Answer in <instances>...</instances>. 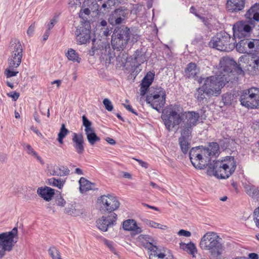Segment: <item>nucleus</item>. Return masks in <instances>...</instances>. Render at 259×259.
I'll list each match as a JSON object with an SVG mask.
<instances>
[{
  "label": "nucleus",
  "mask_w": 259,
  "mask_h": 259,
  "mask_svg": "<svg viewBox=\"0 0 259 259\" xmlns=\"http://www.w3.org/2000/svg\"><path fill=\"white\" fill-rule=\"evenodd\" d=\"M205 148L196 147L192 148L189 152V157L191 163L194 167L199 169H203L207 166L211 169L212 168L213 175L218 178L225 179L227 163L223 161H217L214 165L211 166V157L207 154Z\"/></svg>",
  "instance_id": "nucleus-1"
},
{
  "label": "nucleus",
  "mask_w": 259,
  "mask_h": 259,
  "mask_svg": "<svg viewBox=\"0 0 259 259\" xmlns=\"http://www.w3.org/2000/svg\"><path fill=\"white\" fill-rule=\"evenodd\" d=\"M200 247L208 250L210 259H225L226 247L222 238L218 233L208 232L201 238Z\"/></svg>",
  "instance_id": "nucleus-2"
},
{
  "label": "nucleus",
  "mask_w": 259,
  "mask_h": 259,
  "mask_svg": "<svg viewBox=\"0 0 259 259\" xmlns=\"http://www.w3.org/2000/svg\"><path fill=\"white\" fill-rule=\"evenodd\" d=\"M183 108L178 105H170L161 116L166 128L170 132L183 121Z\"/></svg>",
  "instance_id": "nucleus-3"
},
{
  "label": "nucleus",
  "mask_w": 259,
  "mask_h": 259,
  "mask_svg": "<svg viewBox=\"0 0 259 259\" xmlns=\"http://www.w3.org/2000/svg\"><path fill=\"white\" fill-rule=\"evenodd\" d=\"M165 99V90L160 87H156L149 89L146 101L153 108L158 111L164 106Z\"/></svg>",
  "instance_id": "nucleus-4"
},
{
  "label": "nucleus",
  "mask_w": 259,
  "mask_h": 259,
  "mask_svg": "<svg viewBox=\"0 0 259 259\" xmlns=\"http://www.w3.org/2000/svg\"><path fill=\"white\" fill-rule=\"evenodd\" d=\"M18 241V229L14 227L11 231L0 234V259L6 255L7 251L13 249Z\"/></svg>",
  "instance_id": "nucleus-5"
},
{
  "label": "nucleus",
  "mask_w": 259,
  "mask_h": 259,
  "mask_svg": "<svg viewBox=\"0 0 259 259\" xmlns=\"http://www.w3.org/2000/svg\"><path fill=\"white\" fill-rule=\"evenodd\" d=\"M130 30L127 27L121 26L115 28L112 35L111 45L114 49L123 50L130 37Z\"/></svg>",
  "instance_id": "nucleus-6"
},
{
  "label": "nucleus",
  "mask_w": 259,
  "mask_h": 259,
  "mask_svg": "<svg viewBox=\"0 0 259 259\" xmlns=\"http://www.w3.org/2000/svg\"><path fill=\"white\" fill-rule=\"evenodd\" d=\"M240 101L242 105L248 108L259 107V89L250 88L241 96Z\"/></svg>",
  "instance_id": "nucleus-7"
},
{
  "label": "nucleus",
  "mask_w": 259,
  "mask_h": 259,
  "mask_svg": "<svg viewBox=\"0 0 259 259\" xmlns=\"http://www.w3.org/2000/svg\"><path fill=\"white\" fill-rule=\"evenodd\" d=\"M202 85L206 90V96L211 97L220 95L225 84L223 81L219 80L216 76H211L205 79Z\"/></svg>",
  "instance_id": "nucleus-8"
},
{
  "label": "nucleus",
  "mask_w": 259,
  "mask_h": 259,
  "mask_svg": "<svg viewBox=\"0 0 259 259\" xmlns=\"http://www.w3.org/2000/svg\"><path fill=\"white\" fill-rule=\"evenodd\" d=\"M101 209L105 212H111L116 210L120 205L117 198L113 195H102L98 199Z\"/></svg>",
  "instance_id": "nucleus-9"
},
{
  "label": "nucleus",
  "mask_w": 259,
  "mask_h": 259,
  "mask_svg": "<svg viewBox=\"0 0 259 259\" xmlns=\"http://www.w3.org/2000/svg\"><path fill=\"white\" fill-rule=\"evenodd\" d=\"M242 68L233 59H228V83L237 82L239 75L243 76Z\"/></svg>",
  "instance_id": "nucleus-10"
},
{
  "label": "nucleus",
  "mask_w": 259,
  "mask_h": 259,
  "mask_svg": "<svg viewBox=\"0 0 259 259\" xmlns=\"http://www.w3.org/2000/svg\"><path fill=\"white\" fill-rule=\"evenodd\" d=\"M200 118L199 113L195 111H186L183 113V120L185 125L182 131L192 133L193 128L195 126Z\"/></svg>",
  "instance_id": "nucleus-11"
},
{
  "label": "nucleus",
  "mask_w": 259,
  "mask_h": 259,
  "mask_svg": "<svg viewBox=\"0 0 259 259\" xmlns=\"http://www.w3.org/2000/svg\"><path fill=\"white\" fill-rule=\"evenodd\" d=\"M91 27L90 25H82L75 31L76 39L78 44L82 45L89 42L91 39Z\"/></svg>",
  "instance_id": "nucleus-12"
},
{
  "label": "nucleus",
  "mask_w": 259,
  "mask_h": 259,
  "mask_svg": "<svg viewBox=\"0 0 259 259\" xmlns=\"http://www.w3.org/2000/svg\"><path fill=\"white\" fill-rule=\"evenodd\" d=\"M128 14V10L123 7L116 9L109 18V22L112 25H117L122 23Z\"/></svg>",
  "instance_id": "nucleus-13"
},
{
  "label": "nucleus",
  "mask_w": 259,
  "mask_h": 259,
  "mask_svg": "<svg viewBox=\"0 0 259 259\" xmlns=\"http://www.w3.org/2000/svg\"><path fill=\"white\" fill-rule=\"evenodd\" d=\"M137 241L139 245L148 249L149 254L158 248L155 245V242L154 239L148 235L141 234L139 235L137 239Z\"/></svg>",
  "instance_id": "nucleus-14"
},
{
  "label": "nucleus",
  "mask_w": 259,
  "mask_h": 259,
  "mask_svg": "<svg viewBox=\"0 0 259 259\" xmlns=\"http://www.w3.org/2000/svg\"><path fill=\"white\" fill-rule=\"evenodd\" d=\"M117 214L112 213L107 217L103 216L97 221V226L101 231L106 232L109 227L113 226L117 220Z\"/></svg>",
  "instance_id": "nucleus-15"
},
{
  "label": "nucleus",
  "mask_w": 259,
  "mask_h": 259,
  "mask_svg": "<svg viewBox=\"0 0 259 259\" xmlns=\"http://www.w3.org/2000/svg\"><path fill=\"white\" fill-rule=\"evenodd\" d=\"M234 35L239 38H242L248 35L252 30L251 27L243 22L235 23L233 27Z\"/></svg>",
  "instance_id": "nucleus-16"
},
{
  "label": "nucleus",
  "mask_w": 259,
  "mask_h": 259,
  "mask_svg": "<svg viewBox=\"0 0 259 259\" xmlns=\"http://www.w3.org/2000/svg\"><path fill=\"white\" fill-rule=\"evenodd\" d=\"M227 37L221 33H218L216 36L212 37L209 42L210 47L221 51H226L227 49Z\"/></svg>",
  "instance_id": "nucleus-17"
},
{
  "label": "nucleus",
  "mask_w": 259,
  "mask_h": 259,
  "mask_svg": "<svg viewBox=\"0 0 259 259\" xmlns=\"http://www.w3.org/2000/svg\"><path fill=\"white\" fill-rule=\"evenodd\" d=\"M134 56V65L132 67V73L137 74L142 70L140 66L146 61V55L142 49H140L136 50Z\"/></svg>",
  "instance_id": "nucleus-18"
},
{
  "label": "nucleus",
  "mask_w": 259,
  "mask_h": 259,
  "mask_svg": "<svg viewBox=\"0 0 259 259\" xmlns=\"http://www.w3.org/2000/svg\"><path fill=\"white\" fill-rule=\"evenodd\" d=\"M191 133L187 131H182L181 136L179 139V142L182 151L186 154L190 149V141L191 140Z\"/></svg>",
  "instance_id": "nucleus-19"
},
{
  "label": "nucleus",
  "mask_w": 259,
  "mask_h": 259,
  "mask_svg": "<svg viewBox=\"0 0 259 259\" xmlns=\"http://www.w3.org/2000/svg\"><path fill=\"white\" fill-rule=\"evenodd\" d=\"M154 76V72L149 71L143 78L140 84V94L141 96L146 94L148 88L153 81Z\"/></svg>",
  "instance_id": "nucleus-20"
},
{
  "label": "nucleus",
  "mask_w": 259,
  "mask_h": 259,
  "mask_svg": "<svg viewBox=\"0 0 259 259\" xmlns=\"http://www.w3.org/2000/svg\"><path fill=\"white\" fill-rule=\"evenodd\" d=\"M72 142L76 152L81 154L84 151L83 136L81 133H72Z\"/></svg>",
  "instance_id": "nucleus-21"
},
{
  "label": "nucleus",
  "mask_w": 259,
  "mask_h": 259,
  "mask_svg": "<svg viewBox=\"0 0 259 259\" xmlns=\"http://www.w3.org/2000/svg\"><path fill=\"white\" fill-rule=\"evenodd\" d=\"M254 47V39L245 38L241 39L236 45V50L240 53L248 54L249 49Z\"/></svg>",
  "instance_id": "nucleus-22"
},
{
  "label": "nucleus",
  "mask_w": 259,
  "mask_h": 259,
  "mask_svg": "<svg viewBox=\"0 0 259 259\" xmlns=\"http://www.w3.org/2000/svg\"><path fill=\"white\" fill-rule=\"evenodd\" d=\"M245 17L249 20L250 24L253 22H259V4L255 3L246 12Z\"/></svg>",
  "instance_id": "nucleus-23"
},
{
  "label": "nucleus",
  "mask_w": 259,
  "mask_h": 259,
  "mask_svg": "<svg viewBox=\"0 0 259 259\" xmlns=\"http://www.w3.org/2000/svg\"><path fill=\"white\" fill-rule=\"evenodd\" d=\"M246 0H228V11L237 13L244 9Z\"/></svg>",
  "instance_id": "nucleus-24"
},
{
  "label": "nucleus",
  "mask_w": 259,
  "mask_h": 259,
  "mask_svg": "<svg viewBox=\"0 0 259 259\" xmlns=\"http://www.w3.org/2000/svg\"><path fill=\"white\" fill-rule=\"evenodd\" d=\"M38 195L46 201H50L55 194V191L53 189L47 187H40L37 190Z\"/></svg>",
  "instance_id": "nucleus-25"
},
{
  "label": "nucleus",
  "mask_w": 259,
  "mask_h": 259,
  "mask_svg": "<svg viewBox=\"0 0 259 259\" xmlns=\"http://www.w3.org/2000/svg\"><path fill=\"white\" fill-rule=\"evenodd\" d=\"M246 193L252 198L259 200V189L257 187L250 184L244 183L243 184Z\"/></svg>",
  "instance_id": "nucleus-26"
},
{
  "label": "nucleus",
  "mask_w": 259,
  "mask_h": 259,
  "mask_svg": "<svg viewBox=\"0 0 259 259\" xmlns=\"http://www.w3.org/2000/svg\"><path fill=\"white\" fill-rule=\"evenodd\" d=\"M122 227L126 231H133L137 234L141 233L142 232V229L138 227L135 220L128 219L124 221L122 224Z\"/></svg>",
  "instance_id": "nucleus-27"
},
{
  "label": "nucleus",
  "mask_w": 259,
  "mask_h": 259,
  "mask_svg": "<svg viewBox=\"0 0 259 259\" xmlns=\"http://www.w3.org/2000/svg\"><path fill=\"white\" fill-rule=\"evenodd\" d=\"M9 49L11 54L23 55V48L20 41L17 39H13L10 42Z\"/></svg>",
  "instance_id": "nucleus-28"
},
{
  "label": "nucleus",
  "mask_w": 259,
  "mask_h": 259,
  "mask_svg": "<svg viewBox=\"0 0 259 259\" xmlns=\"http://www.w3.org/2000/svg\"><path fill=\"white\" fill-rule=\"evenodd\" d=\"M180 248L181 249L191 255L193 257H195V254L197 252V249L195 244L192 242H190L188 243L181 242L180 243Z\"/></svg>",
  "instance_id": "nucleus-29"
},
{
  "label": "nucleus",
  "mask_w": 259,
  "mask_h": 259,
  "mask_svg": "<svg viewBox=\"0 0 259 259\" xmlns=\"http://www.w3.org/2000/svg\"><path fill=\"white\" fill-rule=\"evenodd\" d=\"M79 190L81 193L86 192L89 190L94 189L95 184L90 182L83 177H81L79 181Z\"/></svg>",
  "instance_id": "nucleus-30"
},
{
  "label": "nucleus",
  "mask_w": 259,
  "mask_h": 259,
  "mask_svg": "<svg viewBox=\"0 0 259 259\" xmlns=\"http://www.w3.org/2000/svg\"><path fill=\"white\" fill-rule=\"evenodd\" d=\"M70 170L68 167L64 165H55L52 170L53 176L64 177L69 174Z\"/></svg>",
  "instance_id": "nucleus-31"
},
{
  "label": "nucleus",
  "mask_w": 259,
  "mask_h": 259,
  "mask_svg": "<svg viewBox=\"0 0 259 259\" xmlns=\"http://www.w3.org/2000/svg\"><path fill=\"white\" fill-rule=\"evenodd\" d=\"M23 55L11 54L8 59V62L10 68L18 67L21 62Z\"/></svg>",
  "instance_id": "nucleus-32"
},
{
  "label": "nucleus",
  "mask_w": 259,
  "mask_h": 259,
  "mask_svg": "<svg viewBox=\"0 0 259 259\" xmlns=\"http://www.w3.org/2000/svg\"><path fill=\"white\" fill-rule=\"evenodd\" d=\"M205 150L207 151V155L211 157H216L219 155L220 151V147L219 144L216 142L210 143L207 148H205Z\"/></svg>",
  "instance_id": "nucleus-33"
},
{
  "label": "nucleus",
  "mask_w": 259,
  "mask_h": 259,
  "mask_svg": "<svg viewBox=\"0 0 259 259\" xmlns=\"http://www.w3.org/2000/svg\"><path fill=\"white\" fill-rule=\"evenodd\" d=\"M23 147L26 152L29 155L35 157L41 164H44V162L40 156H39L37 153L34 150L32 146L28 144H23Z\"/></svg>",
  "instance_id": "nucleus-34"
},
{
  "label": "nucleus",
  "mask_w": 259,
  "mask_h": 259,
  "mask_svg": "<svg viewBox=\"0 0 259 259\" xmlns=\"http://www.w3.org/2000/svg\"><path fill=\"white\" fill-rule=\"evenodd\" d=\"M149 259H174L172 255H167L158 248L149 254Z\"/></svg>",
  "instance_id": "nucleus-35"
},
{
  "label": "nucleus",
  "mask_w": 259,
  "mask_h": 259,
  "mask_svg": "<svg viewBox=\"0 0 259 259\" xmlns=\"http://www.w3.org/2000/svg\"><path fill=\"white\" fill-rule=\"evenodd\" d=\"M197 66L195 63L191 62L187 65L185 69V73L188 78H194L198 73L197 71Z\"/></svg>",
  "instance_id": "nucleus-36"
},
{
  "label": "nucleus",
  "mask_w": 259,
  "mask_h": 259,
  "mask_svg": "<svg viewBox=\"0 0 259 259\" xmlns=\"http://www.w3.org/2000/svg\"><path fill=\"white\" fill-rule=\"evenodd\" d=\"M66 56L69 61L79 63L81 59L78 54L73 49H69L66 53Z\"/></svg>",
  "instance_id": "nucleus-37"
},
{
  "label": "nucleus",
  "mask_w": 259,
  "mask_h": 259,
  "mask_svg": "<svg viewBox=\"0 0 259 259\" xmlns=\"http://www.w3.org/2000/svg\"><path fill=\"white\" fill-rule=\"evenodd\" d=\"M250 67L248 70L251 74L254 75L259 74V57L254 58Z\"/></svg>",
  "instance_id": "nucleus-38"
},
{
  "label": "nucleus",
  "mask_w": 259,
  "mask_h": 259,
  "mask_svg": "<svg viewBox=\"0 0 259 259\" xmlns=\"http://www.w3.org/2000/svg\"><path fill=\"white\" fill-rule=\"evenodd\" d=\"M85 134L87 138L91 145H94L96 142L100 141V138L96 134L94 129L85 133Z\"/></svg>",
  "instance_id": "nucleus-39"
},
{
  "label": "nucleus",
  "mask_w": 259,
  "mask_h": 259,
  "mask_svg": "<svg viewBox=\"0 0 259 259\" xmlns=\"http://www.w3.org/2000/svg\"><path fill=\"white\" fill-rule=\"evenodd\" d=\"M69 131L65 127V125L62 124L60 130V132L58 135V141L61 144L63 143L64 138L68 135Z\"/></svg>",
  "instance_id": "nucleus-40"
},
{
  "label": "nucleus",
  "mask_w": 259,
  "mask_h": 259,
  "mask_svg": "<svg viewBox=\"0 0 259 259\" xmlns=\"http://www.w3.org/2000/svg\"><path fill=\"white\" fill-rule=\"evenodd\" d=\"M48 252L52 259H63L59 249L54 246H51L48 250Z\"/></svg>",
  "instance_id": "nucleus-41"
},
{
  "label": "nucleus",
  "mask_w": 259,
  "mask_h": 259,
  "mask_svg": "<svg viewBox=\"0 0 259 259\" xmlns=\"http://www.w3.org/2000/svg\"><path fill=\"white\" fill-rule=\"evenodd\" d=\"M206 92L203 85L197 89L196 93L195 94V98L200 102L206 99Z\"/></svg>",
  "instance_id": "nucleus-42"
},
{
  "label": "nucleus",
  "mask_w": 259,
  "mask_h": 259,
  "mask_svg": "<svg viewBox=\"0 0 259 259\" xmlns=\"http://www.w3.org/2000/svg\"><path fill=\"white\" fill-rule=\"evenodd\" d=\"M236 162L233 156H228V169L230 168L229 173L231 175L235 170L236 168Z\"/></svg>",
  "instance_id": "nucleus-43"
},
{
  "label": "nucleus",
  "mask_w": 259,
  "mask_h": 259,
  "mask_svg": "<svg viewBox=\"0 0 259 259\" xmlns=\"http://www.w3.org/2000/svg\"><path fill=\"white\" fill-rule=\"evenodd\" d=\"M146 224L148 226L153 228H158L161 230H166L168 228L167 226L156 223L152 220H147Z\"/></svg>",
  "instance_id": "nucleus-44"
},
{
  "label": "nucleus",
  "mask_w": 259,
  "mask_h": 259,
  "mask_svg": "<svg viewBox=\"0 0 259 259\" xmlns=\"http://www.w3.org/2000/svg\"><path fill=\"white\" fill-rule=\"evenodd\" d=\"M49 183L50 185L56 187L59 189H61L64 185L63 182L61 181L60 179H57L54 178L49 179Z\"/></svg>",
  "instance_id": "nucleus-45"
},
{
  "label": "nucleus",
  "mask_w": 259,
  "mask_h": 259,
  "mask_svg": "<svg viewBox=\"0 0 259 259\" xmlns=\"http://www.w3.org/2000/svg\"><path fill=\"white\" fill-rule=\"evenodd\" d=\"M64 212L68 215L76 216L78 214L73 204H69L65 208Z\"/></svg>",
  "instance_id": "nucleus-46"
},
{
  "label": "nucleus",
  "mask_w": 259,
  "mask_h": 259,
  "mask_svg": "<svg viewBox=\"0 0 259 259\" xmlns=\"http://www.w3.org/2000/svg\"><path fill=\"white\" fill-rule=\"evenodd\" d=\"M15 68H10V65L8 67L5 69L4 74L7 78H10L13 76H15L18 73V71L14 70Z\"/></svg>",
  "instance_id": "nucleus-47"
},
{
  "label": "nucleus",
  "mask_w": 259,
  "mask_h": 259,
  "mask_svg": "<svg viewBox=\"0 0 259 259\" xmlns=\"http://www.w3.org/2000/svg\"><path fill=\"white\" fill-rule=\"evenodd\" d=\"M82 122L83 125L85 127V133H87L90 131H91L93 129L91 127V122L87 118L85 115L82 116Z\"/></svg>",
  "instance_id": "nucleus-48"
},
{
  "label": "nucleus",
  "mask_w": 259,
  "mask_h": 259,
  "mask_svg": "<svg viewBox=\"0 0 259 259\" xmlns=\"http://www.w3.org/2000/svg\"><path fill=\"white\" fill-rule=\"evenodd\" d=\"M220 72L223 74V71H227V58L225 57H223L220 62Z\"/></svg>",
  "instance_id": "nucleus-49"
},
{
  "label": "nucleus",
  "mask_w": 259,
  "mask_h": 259,
  "mask_svg": "<svg viewBox=\"0 0 259 259\" xmlns=\"http://www.w3.org/2000/svg\"><path fill=\"white\" fill-rule=\"evenodd\" d=\"M103 103L107 110L108 111H112L113 107L111 102L108 99H104Z\"/></svg>",
  "instance_id": "nucleus-50"
},
{
  "label": "nucleus",
  "mask_w": 259,
  "mask_h": 259,
  "mask_svg": "<svg viewBox=\"0 0 259 259\" xmlns=\"http://www.w3.org/2000/svg\"><path fill=\"white\" fill-rule=\"evenodd\" d=\"M104 243L109 248V249L115 253V249L113 246V243L112 241L107 240L106 238H103V239Z\"/></svg>",
  "instance_id": "nucleus-51"
},
{
  "label": "nucleus",
  "mask_w": 259,
  "mask_h": 259,
  "mask_svg": "<svg viewBox=\"0 0 259 259\" xmlns=\"http://www.w3.org/2000/svg\"><path fill=\"white\" fill-rule=\"evenodd\" d=\"M253 215L256 226L259 228V206L254 210Z\"/></svg>",
  "instance_id": "nucleus-52"
},
{
  "label": "nucleus",
  "mask_w": 259,
  "mask_h": 259,
  "mask_svg": "<svg viewBox=\"0 0 259 259\" xmlns=\"http://www.w3.org/2000/svg\"><path fill=\"white\" fill-rule=\"evenodd\" d=\"M7 95L11 97L14 101H16L19 97L20 94L16 92H12L7 94Z\"/></svg>",
  "instance_id": "nucleus-53"
},
{
  "label": "nucleus",
  "mask_w": 259,
  "mask_h": 259,
  "mask_svg": "<svg viewBox=\"0 0 259 259\" xmlns=\"http://www.w3.org/2000/svg\"><path fill=\"white\" fill-rule=\"evenodd\" d=\"M35 27V26L34 22L29 27L27 31V34L28 35L31 36L33 34Z\"/></svg>",
  "instance_id": "nucleus-54"
},
{
  "label": "nucleus",
  "mask_w": 259,
  "mask_h": 259,
  "mask_svg": "<svg viewBox=\"0 0 259 259\" xmlns=\"http://www.w3.org/2000/svg\"><path fill=\"white\" fill-rule=\"evenodd\" d=\"M178 234L179 236H183L185 237H190L191 235V233L190 232L183 229L180 230L178 232Z\"/></svg>",
  "instance_id": "nucleus-55"
},
{
  "label": "nucleus",
  "mask_w": 259,
  "mask_h": 259,
  "mask_svg": "<svg viewBox=\"0 0 259 259\" xmlns=\"http://www.w3.org/2000/svg\"><path fill=\"white\" fill-rule=\"evenodd\" d=\"M100 34L103 36H108L110 34V30L108 27L102 28Z\"/></svg>",
  "instance_id": "nucleus-56"
},
{
  "label": "nucleus",
  "mask_w": 259,
  "mask_h": 259,
  "mask_svg": "<svg viewBox=\"0 0 259 259\" xmlns=\"http://www.w3.org/2000/svg\"><path fill=\"white\" fill-rule=\"evenodd\" d=\"M231 186L233 188V192L237 194L239 192V189L238 188L237 184L236 182H233L231 183Z\"/></svg>",
  "instance_id": "nucleus-57"
},
{
  "label": "nucleus",
  "mask_w": 259,
  "mask_h": 259,
  "mask_svg": "<svg viewBox=\"0 0 259 259\" xmlns=\"http://www.w3.org/2000/svg\"><path fill=\"white\" fill-rule=\"evenodd\" d=\"M135 160L138 162L139 164L145 168H147L148 167V164L146 162H145L142 160L134 158Z\"/></svg>",
  "instance_id": "nucleus-58"
},
{
  "label": "nucleus",
  "mask_w": 259,
  "mask_h": 259,
  "mask_svg": "<svg viewBox=\"0 0 259 259\" xmlns=\"http://www.w3.org/2000/svg\"><path fill=\"white\" fill-rule=\"evenodd\" d=\"M254 51L257 53H259V39H254Z\"/></svg>",
  "instance_id": "nucleus-59"
},
{
  "label": "nucleus",
  "mask_w": 259,
  "mask_h": 259,
  "mask_svg": "<svg viewBox=\"0 0 259 259\" xmlns=\"http://www.w3.org/2000/svg\"><path fill=\"white\" fill-rule=\"evenodd\" d=\"M124 107L130 112L136 114L138 115L137 112H136L132 108V107L130 105H125L124 104Z\"/></svg>",
  "instance_id": "nucleus-60"
},
{
  "label": "nucleus",
  "mask_w": 259,
  "mask_h": 259,
  "mask_svg": "<svg viewBox=\"0 0 259 259\" xmlns=\"http://www.w3.org/2000/svg\"><path fill=\"white\" fill-rule=\"evenodd\" d=\"M66 204L65 200L62 197L59 198L57 201V204L60 206H64Z\"/></svg>",
  "instance_id": "nucleus-61"
},
{
  "label": "nucleus",
  "mask_w": 259,
  "mask_h": 259,
  "mask_svg": "<svg viewBox=\"0 0 259 259\" xmlns=\"http://www.w3.org/2000/svg\"><path fill=\"white\" fill-rule=\"evenodd\" d=\"M248 257L249 259H258L259 256L257 253H250L248 254Z\"/></svg>",
  "instance_id": "nucleus-62"
},
{
  "label": "nucleus",
  "mask_w": 259,
  "mask_h": 259,
  "mask_svg": "<svg viewBox=\"0 0 259 259\" xmlns=\"http://www.w3.org/2000/svg\"><path fill=\"white\" fill-rule=\"evenodd\" d=\"M91 11L89 8H85L83 10H81L80 11V15H82V13H84V14L87 15H89L90 14Z\"/></svg>",
  "instance_id": "nucleus-63"
},
{
  "label": "nucleus",
  "mask_w": 259,
  "mask_h": 259,
  "mask_svg": "<svg viewBox=\"0 0 259 259\" xmlns=\"http://www.w3.org/2000/svg\"><path fill=\"white\" fill-rule=\"evenodd\" d=\"M106 141L110 144L111 145H114L116 144V142L115 141L112 139V138H107L106 139Z\"/></svg>",
  "instance_id": "nucleus-64"
}]
</instances>
